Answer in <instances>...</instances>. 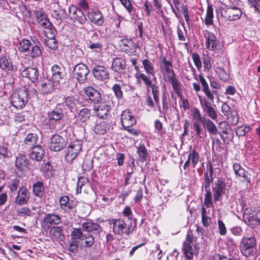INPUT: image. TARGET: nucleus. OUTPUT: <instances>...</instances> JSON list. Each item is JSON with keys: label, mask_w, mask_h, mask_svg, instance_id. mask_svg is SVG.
Masks as SVG:
<instances>
[{"label": "nucleus", "mask_w": 260, "mask_h": 260, "mask_svg": "<svg viewBox=\"0 0 260 260\" xmlns=\"http://www.w3.org/2000/svg\"><path fill=\"white\" fill-rule=\"evenodd\" d=\"M131 61L132 63V65L134 67V69L136 71V73L135 74V77L138 80L141 79V78L139 77V75L140 74H145L144 73H141L140 69L138 66H137V60L136 58H131Z\"/></svg>", "instance_id": "59"}, {"label": "nucleus", "mask_w": 260, "mask_h": 260, "mask_svg": "<svg viewBox=\"0 0 260 260\" xmlns=\"http://www.w3.org/2000/svg\"><path fill=\"white\" fill-rule=\"evenodd\" d=\"M121 42L120 47L122 50L128 54L134 55L135 52L134 43L130 40H121Z\"/></svg>", "instance_id": "38"}, {"label": "nucleus", "mask_w": 260, "mask_h": 260, "mask_svg": "<svg viewBox=\"0 0 260 260\" xmlns=\"http://www.w3.org/2000/svg\"><path fill=\"white\" fill-rule=\"evenodd\" d=\"M167 81L171 83L173 90L175 92L180 96L181 94V83L178 80L176 76L173 77H170L169 79H167Z\"/></svg>", "instance_id": "44"}, {"label": "nucleus", "mask_w": 260, "mask_h": 260, "mask_svg": "<svg viewBox=\"0 0 260 260\" xmlns=\"http://www.w3.org/2000/svg\"><path fill=\"white\" fill-rule=\"evenodd\" d=\"M56 30L55 28L51 30L49 33H45L46 36L48 38L46 40V45L51 49L54 50L57 48L58 43L55 39Z\"/></svg>", "instance_id": "29"}, {"label": "nucleus", "mask_w": 260, "mask_h": 260, "mask_svg": "<svg viewBox=\"0 0 260 260\" xmlns=\"http://www.w3.org/2000/svg\"><path fill=\"white\" fill-rule=\"evenodd\" d=\"M29 199V192L28 190L24 187H20L17 195L15 198V202L19 205L26 204Z\"/></svg>", "instance_id": "20"}, {"label": "nucleus", "mask_w": 260, "mask_h": 260, "mask_svg": "<svg viewBox=\"0 0 260 260\" xmlns=\"http://www.w3.org/2000/svg\"><path fill=\"white\" fill-rule=\"evenodd\" d=\"M65 146V140L62 137L57 135L52 136L50 145L51 150L57 152L63 149Z\"/></svg>", "instance_id": "19"}, {"label": "nucleus", "mask_w": 260, "mask_h": 260, "mask_svg": "<svg viewBox=\"0 0 260 260\" xmlns=\"http://www.w3.org/2000/svg\"><path fill=\"white\" fill-rule=\"evenodd\" d=\"M38 137L36 134H28L24 141V144L26 148L30 149L32 147L38 146L37 145Z\"/></svg>", "instance_id": "39"}, {"label": "nucleus", "mask_w": 260, "mask_h": 260, "mask_svg": "<svg viewBox=\"0 0 260 260\" xmlns=\"http://www.w3.org/2000/svg\"><path fill=\"white\" fill-rule=\"evenodd\" d=\"M121 122L124 129H127L134 125L136 120L131 111L126 109L121 115Z\"/></svg>", "instance_id": "16"}, {"label": "nucleus", "mask_w": 260, "mask_h": 260, "mask_svg": "<svg viewBox=\"0 0 260 260\" xmlns=\"http://www.w3.org/2000/svg\"><path fill=\"white\" fill-rule=\"evenodd\" d=\"M213 12L212 6H208L207 10V13L205 19V23L207 25H211L213 23Z\"/></svg>", "instance_id": "51"}, {"label": "nucleus", "mask_w": 260, "mask_h": 260, "mask_svg": "<svg viewBox=\"0 0 260 260\" xmlns=\"http://www.w3.org/2000/svg\"><path fill=\"white\" fill-rule=\"evenodd\" d=\"M87 182V180L84 177H80L78 178V181L77 184L76 191L77 193L81 192L82 187Z\"/></svg>", "instance_id": "58"}, {"label": "nucleus", "mask_w": 260, "mask_h": 260, "mask_svg": "<svg viewBox=\"0 0 260 260\" xmlns=\"http://www.w3.org/2000/svg\"><path fill=\"white\" fill-rule=\"evenodd\" d=\"M138 153L139 155L140 161L144 162L147 160L148 152L144 145H141L138 147Z\"/></svg>", "instance_id": "50"}, {"label": "nucleus", "mask_w": 260, "mask_h": 260, "mask_svg": "<svg viewBox=\"0 0 260 260\" xmlns=\"http://www.w3.org/2000/svg\"><path fill=\"white\" fill-rule=\"evenodd\" d=\"M109 223L112 226L113 232L115 235L122 236L125 234L126 236H129L130 234L129 227L127 226L123 219L121 218L109 219Z\"/></svg>", "instance_id": "5"}, {"label": "nucleus", "mask_w": 260, "mask_h": 260, "mask_svg": "<svg viewBox=\"0 0 260 260\" xmlns=\"http://www.w3.org/2000/svg\"><path fill=\"white\" fill-rule=\"evenodd\" d=\"M192 58L197 69H200L202 67V64L199 55L197 53L194 52L192 54Z\"/></svg>", "instance_id": "57"}, {"label": "nucleus", "mask_w": 260, "mask_h": 260, "mask_svg": "<svg viewBox=\"0 0 260 260\" xmlns=\"http://www.w3.org/2000/svg\"><path fill=\"white\" fill-rule=\"evenodd\" d=\"M191 112L193 118L196 119L195 121H200L201 123L206 118L205 116H202L200 111L197 108H193Z\"/></svg>", "instance_id": "53"}, {"label": "nucleus", "mask_w": 260, "mask_h": 260, "mask_svg": "<svg viewBox=\"0 0 260 260\" xmlns=\"http://www.w3.org/2000/svg\"><path fill=\"white\" fill-rule=\"evenodd\" d=\"M126 66V62L123 58L116 57L113 59L111 68L113 71L120 73L125 69Z\"/></svg>", "instance_id": "28"}, {"label": "nucleus", "mask_w": 260, "mask_h": 260, "mask_svg": "<svg viewBox=\"0 0 260 260\" xmlns=\"http://www.w3.org/2000/svg\"><path fill=\"white\" fill-rule=\"evenodd\" d=\"M233 168L236 176L241 177L244 179V180L250 182V179L248 178V172L242 168L240 164L237 163L234 164Z\"/></svg>", "instance_id": "36"}, {"label": "nucleus", "mask_w": 260, "mask_h": 260, "mask_svg": "<svg viewBox=\"0 0 260 260\" xmlns=\"http://www.w3.org/2000/svg\"><path fill=\"white\" fill-rule=\"evenodd\" d=\"M205 179L203 183V186L205 188L206 193L204 200V204L207 208L213 207L212 192L210 190V184L213 182V177L208 176V173L206 172L204 175Z\"/></svg>", "instance_id": "9"}, {"label": "nucleus", "mask_w": 260, "mask_h": 260, "mask_svg": "<svg viewBox=\"0 0 260 260\" xmlns=\"http://www.w3.org/2000/svg\"><path fill=\"white\" fill-rule=\"evenodd\" d=\"M52 73V79L58 84L59 81L64 76L63 69L57 65H54L51 69Z\"/></svg>", "instance_id": "35"}, {"label": "nucleus", "mask_w": 260, "mask_h": 260, "mask_svg": "<svg viewBox=\"0 0 260 260\" xmlns=\"http://www.w3.org/2000/svg\"><path fill=\"white\" fill-rule=\"evenodd\" d=\"M226 186L221 179H217L213 184L212 192L214 202L220 201L222 196L225 193Z\"/></svg>", "instance_id": "10"}, {"label": "nucleus", "mask_w": 260, "mask_h": 260, "mask_svg": "<svg viewBox=\"0 0 260 260\" xmlns=\"http://www.w3.org/2000/svg\"><path fill=\"white\" fill-rule=\"evenodd\" d=\"M218 127L220 129H221V132L222 134H224L225 135L228 134L230 125L226 122L220 121L218 123Z\"/></svg>", "instance_id": "62"}, {"label": "nucleus", "mask_w": 260, "mask_h": 260, "mask_svg": "<svg viewBox=\"0 0 260 260\" xmlns=\"http://www.w3.org/2000/svg\"><path fill=\"white\" fill-rule=\"evenodd\" d=\"M0 69L6 71H12L13 65L11 59L8 55L0 57Z\"/></svg>", "instance_id": "40"}, {"label": "nucleus", "mask_w": 260, "mask_h": 260, "mask_svg": "<svg viewBox=\"0 0 260 260\" xmlns=\"http://www.w3.org/2000/svg\"><path fill=\"white\" fill-rule=\"evenodd\" d=\"M45 150L40 145L32 147L29 149V156L30 159L37 161H41L45 155Z\"/></svg>", "instance_id": "23"}, {"label": "nucleus", "mask_w": 260, "mask_h": 260, "mask_svg": "<svg viewBox=\"0 0 260 260\" xmlns=\"http://www.w3.org/2000/svg\"><path fill=\"white\" fill-rule=\"evenodd\" d=\"M73 72L74 77L78 82L83 83L87 80V75L89 70L85 64L80 63L75 66Z\"/></svg>", "instance_id": "12"}, {"label": "nucleus", "mask_w": 260, "mask_h": 260, "mask_svg": "<svg viewBox=\"0 0 260 260\" xmlns=\"http://www.w3.org/2000/svg\"><path fill=\"white\" fill-rule=\"evenodd\" d=\"M31 41L27 39H23L19 43V46L18 48L19 50L25 53L27 55V53L29 52V48L31 47Z\"/></svg>", "instance_id": "47"}, {"label": "nucleus", "mask_w": 260, "mask_h": 260, "mask_svg": "<svg viewBox=\"0 0 260 260\" xmlns=\"http://www.w3.org/2000/svg\"><path fill=\"white\" fill-rule=\"evenodd\" d=\"M248 2L251 7H253L256 11L260 12L259 0H248Z\"/></svg>", "instance_id": "64"}, {"label": "nucleus", "mask_w": 260, "mask_h": 260, "mask_svg": "<svg viewBox=\"0 0 260 260\" xmlns=\"http://www.w3.org/2000/svg\"><path fill=\"white\" fill-rule=\"evenodd\" d=\"M188 158L190 160V161H191L192 167L195 168L200 160V156L199 153L196 151V149H193L189 152Z\"/></svg>", "instance_id": "48"}, {"label": "nucleus", "mask_w": 260, "mask_h": 260, "mask_svg": "<svg viewBox=\"0 0 260 260\" xmlns=\"http://www.w3.org/2000/svg\"><path fill=\"white\" fill-rule=\"evenodd\" d=\"M241 239L239 247L241 252L246 257L254 255L256 253V239L251 230Z\"/></svg>", "instance_id": "1"}, {"label": "nucleus", "mask_w": 260, "mask_h": 260, "mask_svg": "<svg viewBox=\"0 0 260 260\" xmlns=\"http://www.w3.org/2000/svg\"><path fill=\"white\" fill-rule=\"evenodd\" d=\"M82 142L80 141H74L68 146L66 153V159L68 161L74 160L81 150Z\"/></svg>", "instance_id": "14"}, {"label": "nucleus", "mask_w": 260, "mask_h": 260, "mask_svg": "<svg viewBox=\"0 0 260 260\" xmlns=\"http://www.w3.org/2000/svg\"><path fill=\"white\" fill-rule=\"evenodd\" d=\"M221 16L229 21L239 19L242 14V11L237 7H226L220 9Z\"/></svg>", "instance_id": "8"}, {"label": "nucleus", "mask_w": 260, "mask_h": 260, "mask_svg": "<svg viewBox=\"0 0 260 260\" xmlns=\"http://www.w3.org/2000/svg\"><path fill=\"white\" fill-rule=\"evenodd\" d=\"M91 116L90 110L84 108L79 111L78 118L80 122L82 123V125H86L87 122L90 119Z\"/></svg>", "instance_id": "41"}, {"label": "nucleus", "mask_w": 260, "mask_h": 260, "mask_svg": "<svg viewBox=\"0 0 260 260\" xmlns=\"http://www.w3.org/2000/svg\"><path fill=\"white\" fill-rule=\"evenodd\" d=\"M61 223L60 217L54 213H48L45 215L41 222V225L44 230H48L53 225H57Z\"/></svg>", "instance_id": "11"}, {"label": "nucleus", "mask_w": 260, "mask_h": 260, "mask_svg": "<svg viewBox=\"0 0 260 260\" xmlns=\"http://www.w3.org/2000/svg\"><path fill=\"white\" fill-rule=\"evenodd\" d=\"M33 191L35 196L41 197L44 193L45 188L42 182L38 181L33 185Z\"/></svg>", "instance_id": "46"}, {"label": "nucleus", "mask_w": 260, "mask_h": 260, "mask_svg": "<svg viewBox=\"0 0 260 260\" xmlns=\"http://www.w3.org/2000/svg\"><path fill=\"white\" fill-rule=\"evenodd\" d=\"M92 72L94 78L98 80L105 81L110 78L109 71L104 66H96L92 69Z\"/></svg>", "instance_id": "17"}, {"label": "nucleus", "mask_w": 260, "mask_h": 260, "mask_svg": "<svg viewBox=\"0 0 260 260\" xmlns=\"http://www.w3.org/2000/svg\"><path fill=\"white\" fill-rule=\"evenodd\" d=\"M200 121H194L193 123V129L195 131L196 135L200 138H203V134H201L202 128L200 125Z\"/></svg>", "instance_id": "56"}, {"label": "nucleus", "mask_w": 260, "mask_h": 260, "mask_svg": "<svg viewBox=\"0 0 260 260\" xmlns=\"http://www.w3.org/2000/svg\"><path fill=\"white\" fill-rule=\"evenodd\" d=\"M29 165V160L26 156L22 154H18L15 160V166L20 171L25 170Z\"/></svg>", "instance_id": "34"}, {"label": "nucleus", "mask_w": 260, "mask_h": 260, "mask_svg": "<svg viewBox=\"0 0 260 260\" xmlns=\"http://www.w3.org/2000/svg\"><path fill=\"white\" fill-rule=\"evenodd\" d=\"M142 67L148 77L154 76L155 70L153 63L149 59L145 58L142 60Z\"/></svg>", "instance_id": "31"}, {"label": "nucleus", "mask_w": 260, "mask_h": 260, "mask_svg": "<svg viewBox=\"0 0 260 260\" xmlns=\"http://www.w3.org/2000/svg\"><path fill=\"white\" fill-rule=\"evenodd\" d=\"M82 230L88 233L92 232L94 233H100L102 231V228L100 225L98 223L93 222L91 219H87L85 222L82 224Z\"/></svg>", "instance_id": "22"}, {"label": "nucleus", "mask_w": 260, "mask_h": 260, "mask_svg": "<svg viewBox=\"0 0 260 260\" xmlns=\"http://www.w3.org/2000/svg\"><path fill=\"white\" fill-rule=\"evenodd\" d=\"M71 237L74 239H79L81 245L84 248H89L92 246L94 242V238L90 234H84L82 230L75 228L71 232Z\"/></svg>", "instance_id": "4"}, {"label": "nucleus", "mask_w": 260, "mask_h": 260, "mask_svg": "<svg viewBox=\"0 0 260 260\" xmlns=\"http://www.w3.org/2000/svg\"><path fill=\"white\" fill-rule=\"evenodd\" d=\"M202 124L210 135H215L218 134V129L216 125L209 118L206 117L202 122Z\"/></svg>", "instance_id": "32"}, {"label": "nucleus", "mask_w": 260, "mask_h": 260, "mask_svg": "<svg viewBox=\"0 0 260 260\" xmlns=\"http://www.w3.org/2000/svg\"><path fill=\"white\" fill-rule=\"evenodd\" d=\"M112 90L114 92L116 96L118 99L122 98L123 96V92L121 90V86L118 84H114L112 87Z\"/></svg>", "instance_id": "60"}, {"label": "nucleus", "mask_w": 260, "mask_h": 260, "mask_svg": "<svg viewBox=\"0 0 260 260\" xmlns=\"http://www.w3.org/2000/svg\"><path fill=\"white\" fill-rule=\"evenodd\" d=\"M204 67L209 71L211 69V58L209 56H205L203 58Z\"/></svg>", "instance_id": "63"}, {"label": "nucleus", "mask_w": 260, "mask_h": 260, "mask_svg": "<svg viewBox=\"0 0 260 260\" xmlns=\"http://www.w3.org/2000/svg\"><path fill=\"white\" fill-rule=\"evenodd\" d=\"M58 84L53 80H47L41 84V90L45 94L51 93Z\"/></svg>", "instance_id": "37"}, {"label": "nucleus", "mask_w": 260, "mask_h": 260, "mask_svg": "<svg viewBox=\"0 0 260 260\" xmlns=\"http://www.w3.org/2000/svg\"><path fill=\"white\" fill-rule=\"evenodd\" d=\"M38 44H40L38 41L35 44L31 43V47L29 48V52L27 53V55L31 57H39L42 54L41 50Z\"/></svg>", "instance_id": "45"}, {"label": "nucleus", "mask_w": 260, "mask_h": 260, "mask_svg": "<svg viewBox=\"0 0 260 260\" xmlns=\"http://www.w3.org/2000/svg\"><path fill=\"white\" fill-rule=\"evenodd\" d=\"M250 129L248 125H243L237 127L236 130V134L238 137H242L245 135Z\"/></svg>", "instance_id": "54"}, {"label": "nucleus", "mask_w": 260, "mask_h": 260, "mask_svg": "<svg viewBox=\"0 0 260 260\" xmlns=\"http://www.w3.org/2000/svg\"><path fill=\"white\" fill-rule=\"evenodd\" d=\"M69 13L70 18L74 23L82 24L85 22V15L81 9L72 6L69 8Z\"/></svg>", "instance_id": "13"}, {"label": "nucleus", "mask_w": 260, "mask_h": 260, "mask_svg": "<svg viewBox=\"0 0 260 260\" xmlns=\"http://www.w3.org/2000/svg\"><path fill=\"white\" fill-rule=\"evenodd\" d=\"M98 106H94V110L96 112L97 116L102 119L106 118L107 115L111 110V106L107 102H100V103H96Z\"/></svg>", "instance_id": "18"}, {"label": "nucleus", "mask_w": 260, "mask_h": 260, "mask_svg": "<svg viewBox=\"0 0 260 260\" xmlns=\"http://www.w3.org/2000/svg\"><path fill=\"white\" fill-rule=\"evenodd\" d=\"M59 205L63 210L69 212L75 207L76 204L73 200L69 199V196H63L59 199Z\"/></svg>", "instance_id": "24"}, {"label": "nucleus", "mask_w": 260, "mask_h": 260, "mask_svg": "<svg viewBox=\"0 0 260 260\" xmlns=\"http://www.w3.org/2000/svg\"><path fill=\"white\" fill-rule=\"evenodd\" d=\"M63 113L60 109H55L48 113L49 121H58L63 117Z\"/></svg>", "instance_id": "43"}, {"label": "nucleus", "mask_w": 260, "mask_h": 260, "mask_svg": "<svg viewBox=\"0 0 260 260\" xmlns=\"http://www.w3.org/2000/svg\"><path fill=\"white\" fill-rule=\"evenodd\" d=\"M35 17L39 26L44 29L45 33H49V31L55 28L50 22L47 15L42 9L36 10L34 11Z\"/></svg>", "instance_id": "7"}, {"label": "nucleus", "mask_w": 260, "mask_h": 260, "mask_svg": "<svg viewBox=\"0 0 260 260\" xmlns=\"http://www.w3.org/2000/svg\"><path fill=\"white\" fill-rule=\"evenodd\" d=\"M88 18L91 22L98 25H102L104 22L103 14L99 10L89 13L88 14Z\"/></svg>", "instance_id": "30"}, {"label": "nucleus", "mask_w": 260, "mask_h": 260, "mask_svg": "<svg viewBox=\"0 0 260 260\" xmlns=\"http://www.w3.org/2000/svg\"><path fill=\"white\" fill-rule=\"evenodd\" d=\"M77 239H74L71 237V242L69 243L68 250L72 253H76L79 248Z\"/></svg>", "instance_id": "55"}, {"label": "nucleus", "mask_w": 260, "mask_h": 260, "mask_svg": "<svg viewBox=\"0 0 260 260\" xmlns=\"http://www.w3.org/2000/svg\"><path fill=\"white\" fill-rule=\"evenodd\" d=\"M28 96V92L25 89L15 90L11 96L12 105L17 109H22L27 104Z\"/></svg>", "instance_id": "3"}, {"label": "nucleus", "mask_w": 260, "mask_h": 260, "mask_svg": "<svg viewBox=\"0 0 260 260\" xmlns=\"http://www.w3.org/2000/svg\"><path fill=\"white\" fill-rule=\"evenodd\" d=\"M199 81L202 86V90L205 94L206 97L208 100L211 102H214V93H216V91H213L212 92L209 89V85L207 82L206 79L202 75H199Z\"/></svg>", "instance_id": "25"}, {"label": "nucleus", "mask_w": 260, "mask_h": 260, "mask_svg": "<svg viewBox=\"0 0 260 260\" xmlns=\"http://www.w3.org/2000/svg\"><path fill=\"white\" fill-rule=\"evenodd\" d=\"M221 108L223 114L228 117V119H229L230 116L232 114L231 107L226 103H223Z\"/></svg>", "instance_id": "61"}, {"label": "nucleus", "mask_w": 260, "mask_h": 260, "mask_svg": "<svg viewBox=\"0 0 260 260\" xmlns=\"http://www.w3.org/2000/svg\"><path fill=\"white\" fill-rule=\"evenodd\" d=\"M84 93L88 97L90 101L94 104L100 103L102 101L101 93L91 86H88L83 89Z\"/></svg>", "instance_id": "21"}, {"label": "nucleus", "mask_w": 260, "mask_h": 260, "mask_svg": "<svg viewBox=\"0 0 260 260\" xmlns=\"http://www.w3.org/2000/svg\"><path fill=\"white\" fill-rule=\"evenodd\" d=\"M139 76L144 82L147 89L149 90V88H151L154 102L157 105L158 110L161 112V109L159 106V86L155 83L156 79L155 78L154 80H151L150 77H148L145 74H140Z\"/></svg>", "instance_id": "2"}, {"label": "nucleus", "mask_w": 260, "mask_h": 260, "mask_svg": "<svg viewBox=\"0 0 260 260\" xmlns=\"http://www.w3.org/2000/svg\"><path fill=\"white\" fill-rule=\"evenodd\" d=\"M198 98L203 112L211 119L217 121L218 115L216 110L214 108L215 106L212 104L213 102L208 100L207 97L203 98L199 95Z\"/></svg>", "instance_id": "6"}, {"label": "nucleus", "mask_w": 260, "mask_h": 260, "mask_svg": "<svg viewBox=\"0 0 260 260\" xmlns=\"http://www.w3.org/2000/svg\"><path fill=\"white\" fill-rule=\"evenodd\" d=\"M78 103V100L73 96H68L65 100L67 106L72 109L75 107Z\"/></svg>", "instance_id": "52"}, {"label": "nucleus", "mask_w": 260, "mask_h": 260, "mask_svg": "<svg viewBox=\"0 0 260 260\" xmlns=\"http://www.w3.org/2000/svg\"><path fill=\"white\" fill-rule=\"evenodd\" d=\"M160 72L162 73L164 80L169 79L170 77L176 76V74L173 69V65L171 61L163 58L162 62L160 63Z\"/></svg>", "instance_id": "15"}, {"label": "nucleus", "mask_w": 260, "mask_h": 260, "mask_svg": "<svg viewBox=\"0 0 260 260\" xmlns=\"http://www.w3.org/2000/svg\"><path fill=\"white\" fill-rule=\"evenodd\" d=\"M183 249L184 253L187 259H191L193 258V252L191 244L187 242H184Z\"/></svg>", "instance_id": "49"}, {"label": "nucleus", "mask_w": 260, "mask_h": 260, "mask_svg": "<svg viewBox=\"0 0 260 260\" xmlns=\"http://www.w3.org/2000/svg\"><path fill=\"white\" fill-rule=\"evenodd\" d=\"M207 48L211 51L217 50L220 46V43L213 33H209L206 41Z\"/></svg>", "instance_id": "26"}, {"label": "nucleus", "mask_w": 260, "mask_h": 260, "mask_svg": "<svg viewBox=\"0 0 260 260\" xmlns=\"http://www.w3.org/2000/svg\"><path fill=\"white\" fill-rule=\"evenodd\" d=\"M21 75L23 77L27 78L32 82H35L38 79L39 73L36 68H27L21 72Z\"/></svg>", "instance_id": "27"}, {"label": "nucleus", "mask_w": 260, "mask_h": 260, "mask_svg": "<svg viewBox=\"0 0 260 260\" xmlns=\"http://www.w3.org/2000/svg\"><path fill=\"white\" fill-rule=\"evenodd\" d=\"M50 235L52 238L57 241H62L64 238L62 234V228L60 226H54L51 229Z\"/></svg>", "instance_id": "42"}, {"label": "nucleus", "mask_w": 260, "mask_h": 260, "mask_svg": "<svg viewBox=\"0 0 260 260\" xmlns=\"http://www.w3.org/2000/svg\"><path fill=\"white\" fill-rule=\"evenodd\" d=\"M110 128V125L106 121L96 122L93 127L95 133L99 135H104Z\"/></svg>", "instance_id": "33"}]
</instances>
